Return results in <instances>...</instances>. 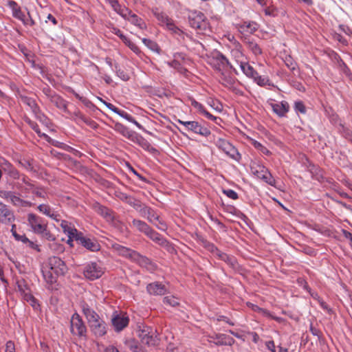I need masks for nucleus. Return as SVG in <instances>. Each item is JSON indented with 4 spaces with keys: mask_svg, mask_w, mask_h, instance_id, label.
I'll return each mask as SVG.
<instances>
[{
    "mask_svg": "<svg viewBox=\"0 0 352 352\" xmlns=\"http://www.w3.org/2000/svg\"><path fill=\"white\" fill-rule=\"evenodd\" d=\"M52 103H53L57 108L66 111L67 104L66 101L62 98L60 96L55 94L51 98L49 99Z\"/></svg>",
    "mask_w": 352,
    "mask_h": 352,
    "instance_id": "obj_31",
    "label": "nucleus"
},
{
    "mask_svg": "<svg viewBox=\"0 0 352 352\" xmlns=\"http://www.w3.org/2000/svg\"><path fill=\"white\" fill-rule=\"evenodd\" d=\"M188 23L198 34L208 35L211 32L209 23L205 15L200 11H192L188 15Z\"/></svg>",
    "mask_w": 352,
    "mask_h": 352,
    "instance_id": "obj_2",
    "label": "nucleus"
},
{
    "mask_svg": "<svg viewBox=\"0 0 352 352\" xmlns=\"http://www.w3.org/2000/svg\"><path fill=\"white\" fill-rule=\"evenodd\" d=\"M12 15L14 18H16L21 21H24L25 17V14L21 11L19 6L13 10Z\"/></svg>",
    "mask_w": 352,
    "mask_h": 352,
    "instance_id": "obj_55",
    "label": "nucleus"
},
{
    "mask_svg": "<svg viewBox=\"0 0 352 352\" xmlns=\"http://www.w3.org/2000/svg\"><path fill=\"white\" fill-rule=\"evenodd\" d=\"M37 209L38 211L46 216L50 217L54 221L58 222L60 221V215L57 212L54 211L47 204H40Z\"/></svg>",
    "mask_w": 352,
    "mask_h": 352,
    "instance_id": "obj_22",
    "label": "nucleus"
},
{
    "mask_svg": "<svg viewBox=\"0 0 352 352\" xmlns=\"http://www.w3.org/2000/svg\"><path fill=\"white\" fill-rule=\"evenodd\" d=\"M223 193L226 195L228 197L236 200L239 198L238 194L232 189H223Z\"/></svg>",
    "mask_w": 352,
    "mask_h": 352,
    "instance_id": "obj_58",
    "label": "nucleus"
},
{
    "mask_svg": "<svg viewBox=\"0 0 352 352\" xmlns=\"http://www.w3.org/2000/svg\"><path fill=\"white\" fill-rule=\"evenodd\" d=\"M273 111L280 117H284L289 110L287 102L282 101L280 103L271 104Z\"/></svg>",
    "mask_w": 352,
    "mask_h": 352,
    "instance_id": "obj_24",
    "label": "nucleus"
},
{
    "mask_svg": "<svg viewBox=\"0 0 352 352\" xmlns=\"http://www.w3.org/2000/svg\"><path fill=\"white\" fill-rule=\"evenodd\" d=\"M132 224L139 232L144 234L151 228L145 221L136 219L132 221Z\"/></svg>",
    "mask_w": 352,
    "mask_h": 352,
    "instance_id": "obj_33",
    "label": "nucleus"
},
{
    "mask_svg": "<svg viewBox=\"0 0 352 352\" xmlns=\"http://www.w3.org/2000/svg\"><path fill=\"white\" fill-rule=\"evenodd\" d=\"M261 179L272 186H276V182L268 170Z\"/></svg>",
    "mask_w": 352,
    "mask_h": 352,
    "instance_id": "obj_50",
    "label": "nucleus"
},
{
    "mask_svg": "<svg viewBox=\"0 0 352 352\" xmlns=\"http://www.w3.org/2000/svg\"><path fill=\"white\" fill-rule=\"evenodd\" d=\"M111 6L113 10L122 17H127V16L131 13V10L125 6H121L118 0L113 1Z\"/></svg>",
    "mask_w": 352,
    "mask_h": 352,
    "instance_id": "obj_29",
    "label": "nucleus"
},
{
    "mask_svg": "<svg viewBox=\"0 0 352 352\" xmlns=\"http://www.w3.org/2000/svg\"><path fill=\"white\" fill-rule=\"evenodd\" d=\"M28 221L32 230L36 234H39L41 232L45 230V228H47V225L44 223L43 218L34 213L28 214Z\"/></svg>",
    "mask_w": 352,
    "mask_h": 352,
    "instance_id": "obj_8",
    "label": "nucleus"
},
{
    "mask_svg": "<svg viewBox=\"0 0 352 352\" xmlns=\"http://www.w3.org/2000/svg\"><path fill=\"white\" fill-rule=\"evenodd\" d=\"M338 131L344 138L347 139L348 140L352 138V131L342 124H340Z\"/></svg>",
    "mask_w": 352,
    "mask_h": 352,
    "instance_id": "obj_42",
    "label": "nucleus"
},
{
    "mask_svg": "<svg viewBox=\"0 0 352 352\" xmlns=\"http://www.w3.org/2000/svg\"><path fill=\"white\" fill-rule=\"evenodd\" d=\"M251 170L253 174L260 179H262L268 170L265 166L259 165L252 166Z\"/></svg>",
    "mask_w": 352,
    "mask_h": 352,
    "instance_id": "obj_37",
    "label": "nucleus"
},
{
    "mask_svg": "<svg viewBox=\"0 0 352 352\" xmlns=\"http://www.w3.org/2000/svg\"><path fill=\"white\" fill-rule=\"evenodd\" d=\"M309 331L314 336H317L319 340L321 339L322 336V332L318 329L314 327L312 323L310 324Z\"/></svg>",
    "mask_w": 352,
    "mask_h": 352,
    "instance_id": "obj_64",
    "label": "nucleus"
},
{
    "mask_svg": "<svg viewBox=\"0 0 352 352\" xmlns=\"http://www.w3.org/2000/svg\"><path fill=\"white\" fill-rule=\"evenodd\" d=\"M168 29L171 31L173 34L182 36L184 38V33L177 26L175 25L174 21L172 23L168 24Z\"/></svg>",
    "mask_w": 352,
    "mask_h": 352,
    "instance_id": "obj_53",
    "label": "nucleus"
},
{
    "mask_svg": "<svg viewBox=\"0 0 352 352\" xmlns=\"http://www.w3.org/2000/svg\"><path fill=\"white\" fill-rule=\"evenodd\" d=\"M155 16L157 20L161 23L162 25H166L168 28V24L172 23L173 20L168 16V15L164 12L157 13Z\"/></svg>",
    "mask_w": 352,
    "mask_h": 352,
    "instance_id": "obj_39",
    "label": "nucleus"
},
{
    "mask_svg": "<svg viewBox=\"0 0 352 352\" xmlns=\"http://www.w3.org/2000/svg\"><path fill=\"white\" fill-rule=\"evenodd\" d=\"M134 258L132 261L137 262L140 266L146 267L148 269H152L153 264L151 261L145 256L141 255L140 253L136 252L134 254Z\"/></svg>",
    "mask_w": 352,
    "mask_h": 352,
    "instance_id": "obj_26",
    "label": "nucleus"
},
{
    "mask_svg": "<svg viewBox=\"0 0 352 352\" xmlns=\"http://www.w3.org/2000/svg\"><path fill=\"white\" fill-rule=\"evenodd\" d=\"M209 338L210 342H213L217 346H232L235 342L233 338L223 333H216L212 336H209Z\"/></svg>",
    "mask_w": 352,
    "mask_h": 352,
    "instance_id": "obj_11",
    "label": "nucleus"
},
{
    "mask_svg": "<svg viewBox=\"0 0 352 352\" xmlns=\"http://www.w3.org/2000/svg\"><path fill=\"white\" fill-rule=\"evenodd\" d=\"M100 101L110 110L113 111L114 113H117L120 116L122 117L123 118L126 119L130 122L133 123L135 124L138 128L141 129L142 125L138 122L135 118H133L130 114H129L127 112L119 109L118 107L114 106L113 104L106 102L105 100H102V98H100Z\"/></svg>",
    "mask_w": 352,
    "mask_h": 352,
    "instance_id": "obj_10",
    "label": "nucleus"
},
{
    "mask_svg": "<svg viewBox=\"0 0 352 352\" xmlns=\"http://www.w3.org/2000/svg\"><path fill=\"white\" fill-rule=\"evenodd\" d=\"M113 129L116 131L118 132L133 143L138 144L144 150L150 151L151 148L153 149L151 144L144 138L138 133L130 130L127 126L122 124L116 122Z\"/></svg>",
    "mask_w": 352,
    "mask_h": 352,
    "instance_id": "obj_1",
    "label": "nucleus"
},
{
    "mask_svg": "<svg viewBox=\"0 0 352 352\" xmlns=\"http://www.w3.org/2000/svg\"><path fill=\"white\" fill-rule=\"evenodd\" d=\"M188 131H192L194 133L199 134L204 137H208L210 135V131L203 126H201L198 122L191 121Z\"/></svg>",
    "mask_w": 352,
    "mask_h": 352,
    "instance_id": "obj_21",
    "label": "nucleus"
},
{
    "mask_svg": "<svg viewBox=\"0 0 352 352\" xmlns=\"http://www.w3.org/2000/svg\"><path fill=\"white\" fill-rule=\"evenodd\" d=\"M214 143L219 149L222 150L232 159L239 161L241 158V155L238 152L237 149L227 140L219 138L217 140H214Z\"/></svg>",
    "mask_w": 352,
    "mask_h": 352,
    "instance_id": "obj_4",
    "label": "nucleus"
},
{
    "mask_svg": "<svg viewBox=\"0 0 352 352\" xmlns=\"http://www.w3.org/2000/svg\"><path fill=\"white\" fill-rule=\"evenodd\" d=\"M16 283L18 290L21 292V294L24 293L29 289L28 283L23 278L17 279Z\"/></svg>",
    "mask_w": 352,
    "mask_h": 352,
    "instance_id": "obj_45",
    "label": "nucleus"
},
{
    "mask_svg": "<svg viewBox=\"0 0 352 352\" xmlns=\"http://www.w3.org/2000/svg\"><path fill=\"white\" fill-rule=\"evenodd\" d=\"M68 237L69 239L67 241V243H69V241H73L75 240L78 243V238L82 237L83 234L81 232H79L76 228H74L72 230H70V231H68Z\"/></svg>",
    "mask_w": 352,
    "mask_h": 352,
    "instance_id": "obj_41",
    "label": "nucleus"
},
{
    "mask_svg": "<svg viewBox=\"0 0 352 352\" xmlns=\"http://www.w3.org/2000/svg\"><path fill=\"white\" fill-rule=\"evenodd\" d=\"M42 91L48 99L51 98L56 94L47 85H45L42 88Z\"/></svg>",
    "mask_w": 352,
    "mask_h": 352,
    "instance_id": "obj_62",
    "label": "nucleus"
},
{
    "mask_svg": "<svg viewBox=\"0 0 352 352\" xmlns=\"http://www.w3.org/2000/svg\"><path fill=\"white\" fill-rule=\"evenodd\" d=\"M124 19L128 20L129 22H131L132 24L138 26L140 29H144L146 28V23L144 21L140 18L138 15L133 13L131 10L130 14L127 16V17H123Z\"/></svg>",
    "mask_w": 352,
    "mask_h": 352,
    "instance_id": "obj_28",
    "label": "nucleus"
},
{
    "mask_svg": "<svg viewBox=\"0 0 352 352\" xmlns=\"http://www.w3.org/2000/svg\"><path fill=\"white\" fill-rule=\"evenodd\" d=\"M211 64L214 67L221 72L225 69L227 67H230V69H235L232 67L228 58L221 52H218L211 59Z\"/></svg>",
    "mask_w": 352,
    "mask_h": 352,
    "instance_id": "obj_9",
    "label": "nucleus"
},
{
    "mask_svg": "<svg viewBox=\"0 0 352 352\" xmlns=\"http://www.w3.org/2000/svg\"><path fill=\"white\" fill-rule=\"evenodd\" d=\"M18 164L25 170L30 172H36V170L34 168L33 162L34 160L32 159H19L18 161Z\"/></svg>",
    "mask_w": 352,
    "mask_h": 352,
    "instance_id": "obj_34",
    "label": "nucleus"
},
{
    "mask_svg": "<svg viewBox=\"0 0 352 352\" xmlns=\"http://www.w3.org/2000/svg\"><path fill=\"white\" fill-rule=\"evenodd\" d=\"M25 121L29 124V126L38 135V136H45V135L44 133H41V130L38 126V124L31 120L30 118H26Z\"/></svg>",
    "mask_w": 352,
    "mask_h": 352,
    "instance_id": "obj_47",
    "label": "nucleus"
},
{
    "mask_svg": "<svg viewBox=\"0 0 352 352\" xmlns=\"http://www.w3.org/2000/svg\"><path fill=\"white\" fill-rule=\"evenodd\" d=\"M168 64L171 67L177 69L180 72H182L183 70H184V71L186 70V69H184L182 67L181 63L179 60L174 59L173 61H171Z\"/></svg>",
    "mask_w": 352,
    "mask_h": 352,
    "instance_id": "obj_61",
    "label": "nucleus"
},
{
    "mask_svg": "<svg viewBox=\"0 0 352 352\" xmlns=\"http://www.w3.org/2000/svg\"><path fill=\"white\" fill-rule=\"evenodd\" d=\"M93 209L102 217H104L107 221L108 222H113L115 219L114 212L113 211L104 206L101 205L98 202H95L93 204Z\"/></svg>",
    "mask_w": 352,
    "mask_h": 352,
    "instance_id": "obj_13",
    "label": "nucleus"
},
{
    "mask_svg": "<svg viewBox=\"0 0 352 352\" xmlns=\"http://www.w3.org/2000/svg\"><path fill=\"white\" fill-rule=\"evenodd\" d=\"M38 234H41L43 238L49 241L55 240V236L50 232V230H47V228H45V230L41 232Z\"/></svg>",
    "mask_w": 352,
    "mask_h": 352,
    "instance_id": "obj_63",
    "label": "nucleus"
},
{
    "mask_svg": "<svg viewBox=\"0 0 352 352\" xmlns=\"http://www.w3.org/2000/svg\"><path fill=\"white\" fill-rule=\"evenodd\" d=\"M146 236H148L151 240L169 250L171 248V245L165 238H164L160 233L157 232L154 230L151 227L145 234Z\"/></svg>",
    "mask_w": 352,
    "mask_h": 352,
    "instance_id": "obj_14",
    "label": "nucleus"
},
{
    "mask_svg": "<svg viewBox=\"0 0 352 352\" xmlns=\"http://www.w3.org/2000/svg\"><path fill=\"white\" fill-rule=\"evenodd\" d=\"M253 144L256 148L259 150L263 154L270 155L271 153L270 151L265 146L262 145L260 142H258L257 141H254Z\"/></svg>",
    "mask_w": 352,
    "mask_h": 352,
    "instance_id": "obj_59",
    "label": "nucleus"
},
{
    "mask_svg": "<svg viewBox=\"0 0 352 352\" xmlns=\"http://www.w3.org/2000/svg\"><path fill=\"white\" fill-rule=\"evenodd\" d=\"M115 71L117 74V76L122 80L127 81L129 80L130 76L129 74H127L124 69L120 68L118 64L115 65Z\"/></svg>",
    "mask_w": 352,
    "mask_h": 352,
    "instance_id": "obj_43",
    "label": "nucleus"
},
{
    "mask_svg": "<svg viewBox=\"0 0 352 352\" xmlns=\"http://www.w3.org/2000/svg\"><path fill=\"white\" fill-rule=\"evenodd\" d=\"M0 166L2 168L3 173H5L10 178L12 179H19L21 178V173L8 160H4L1 164Z\"/></svg>",
    "mask_w": 352,
    "mask_h": 352,
    "instance_id": "obj_16",
    "label": "nucleus"
},
{
    "mask_svg": "<svg viewBox=\"0 0 352 352\" xmlns=\"http://www.w3.org/2000/svg\"><path fill=\"white\" fill-rule=\"evenodd\" d=\"M145 218H146L150 223H154L153 221L155 219H158V214L152 208L150 207Z\"/></svg>",
    "mask_w": 352,
    "mask_h": 352,
    "instance_id": "obj_51",
    "label": "nucleus"
},
{
    "mask_svg": "<svg viewBox=\"0 0 352 352\" xmlns=\"http://www.w3.org/2000/svg\"><path fill=\"white\" fill-rule=\"evenodd\" d=\"M103 274L102 268L95 262L87 264L83 270L84 276L91 280L99 278Z\"/></svg>",
    "mask_w": 352,
    "mask_h": 352,
    "instance_id": "obj_7",
    "label": "nucleus"
},
{
    "mask_svg": "<svg viewBox=\"0 0 352 352\" xmlns=\"http://www.w3.org/2000/svg\"><path fill=\"white\" fill-rule=\"evenodd\" d=\"M111 322L115 330L119 332L127 327L129 319L124 314H116L112 318Z\"/></svg>",
    "mask_w": 352,
    "mask_h": 352,
    "instance_id": "obj_19",
    "label": "nucleus"
},
{
    "mask_svg": "<svg viewBox=\"0 0 352 352\" xmlns=\"http://www.w3.org/2000/svg\"><path fill=\"white\" fill-rule=\"evenodd\" d=\"M243 27H245L247 28V30L251 34L256 31L258 29L257 24L254 22H245Z\"/></svg>",
    "mask_w": 352,
    "mask_h": 352,
    "instance_id": "obj_60",
    "label": "nucleus"
},
{
    "mask_svg": "<svg viewBox=\"0 0 352 352\" xmlns=\"http://www.w3.org/2000/svg\"><path fill=\"white\" fill-rule=\"evenodd\" d=\"M124 43L135 53L139 54L141 52L140 48L129 38H127Z\"/></svg>",
    "mask_w": 352,
    "mask_h": 352,
    "instance_id": "obj_57",
    "label": "nucleus"
},
{
    "mask_svg": "<svg viewBox=\"0 0 352 352\" xmlns=\"http://www.w3.org/2000/svg\"><path fill=\"white\" fill-rule=\"evenodd\" d=\"M294 110L296 112H299L302 114H305L307 112V109H306L305 104L303 103L302 101H300V100L295 102Z\"/></svg>",
    "mask_w": 352,
    "mask_h": 352,
    "instance_id": "obj_48",
    "label": "nucleus"
},
{
    "mask_svg": "<svg viewBox=\"0 0 352 352\" xmlns=\"http://www.w3.org/2000/svg\"><path fill=\"white\" fill-rule=\"evenodd\" d=\"M252 78L260 86H265V85H266L267 84L268 81H269L268 78H267L265 77H263V76H258V74L254 77H253Z\"/></svg>",
    "mask_w": 352,
    "mask_h": 352,
    "instance_id": "obj_56",
    "label": "nucleus"
},
{
    "mask_svg": "<svg viewBox=\"0 0 352 352\" xmlns=\"http://www.w3.org/2000/svg\"><path fill=\"white\" fill-rule=\"evenodd\" d=\"M43 276L47 283L52 285L57 280L59 275H56L47 266L42 270Z\"/></svg>",
    "mask_w": 352,
    "mask_h": 352,
    "instance_id": "obj_30",
    "label": "nucleus"
},
{
    "mask_svg": "<svg viewBox=\"0 0 352 352\" xmlns=\"http://www.w3.org/2000/svg\"><path fill=\"white\" fill-rule=\"evenodd\" d=\"M285 65L292 71L294 72L296 69L297 63L294 59L289 55H286L283 59Z\"/></svg>",
    "mask_w": 352,
    "mask_h": 352,
    "instance_id": "obj_40",
    "label": "nucleus"
},
{
    "mask_svg": "<svg viewBox=\"0 0 352 352\" xmlns=\"http://www.w3.org/2000/svg\"><path fill=\"white\" fill-rule=\"evenodd\" d=\"M89 326L96 337H102L107 333V324L102 318L89 324Z\"/></svg>",
    "mask_w": 352,
    "mask_h": 352,
    "instance_id": "obj_17",
    "label": "nucleus"
},
{
    "mask_svg": "<svg viewBox=\"0 0 352 352\" xmlns=\"http://www.w3.org/2000/svg\"><path fill=\"white\" fill-rule=\"evenodd\" d=\"M70 332L79 338H87V327L81 316L75 312L70 320Z\"/></svg>",
    "mask_w": 352,
    "mask_h": 352,
    "instance_id": "obj_3",
    "label": "nucleus"
},
{
    "mask_svg": "<svg viewBox=\"0 0 352 352\" xmlns=\"http://www.w3.org/2000/svg\"><path fill=\"white\" fill-rule=\"evenodd\" d=\"M16 241H21L24 244H27V245L30 248H32L33 249L35 248V247H37L36 245H35L32 241H30L25 236V234L22 233L21 234H19V238H16Z\"/></svg>",
    "mask_w": 352,
    "mask_h": 352,
    "instance_id": "obj_44",
    "label": "nucleus"
},
{
    "mask_svg": "<svg viewBox=\"0 0 352 352\" xmlns=\"http://www.w3.org/2000/svg\"><path fill=\"white\" fill-rule=\"evenodd\" d=\"M77 239L79 245H81L91 252L98 251L100 248V244L94 239L87 238L82 235V237H78Z\"/></svg>",
    "mask_w": 352,
    "mask_h": 352,
    "instance_id": "obj_18",
    "label": "nucleus"
},
{
    "mask_svg": "<svg viewBox=\"0 0 352 352\" xmlns=\"http://www.w3.org/2000/svg\"><path fill=\"white\" fill-rule=\"evenodd\" d=\"M113 249L121 256L128 258L131 261L134 258V254L136 253V251L133 250L130 248L124 247L119 244H115L113 245Z\"/></svg>",
    "mask_w": 352,
    "mask_h": 352,
    "instance_id": "obj_25",
    "label": "nucleus"
},
{
    "mask_svg": "<svg viewBox=\"0 0 352 352\" xmlns=\"http://www.w3.org/2000/svg\"><path fill=\"white\" fill-rule=\"evenodd\" d=\"M218 258L227 263L234 272H239L241 270V266L234 256L221 252L219 253Z\"/></svg>",
    "mask_w": 352,
    "mask_h": 352,
    "instance_id": "obj_20",
    "label": "nucleus"
},
{
    "mask_svg": "<svg viewBox=\"0 0 352 352\" xmlns=\"http://www.w3.org/2000/svg\"><path fill=\"white\" fill-rule=\"evenodd\" d=\"M143 43L148 47L151 50L159 53L160 51V47L157 45V43L149 38H142Z\"/></svg>",
    "mask_w": 352,
    "mask_h": 352,
    "instance_id": "obj_38",
    "label": "nucleus"
},
{
    "mask_svg": "<svg viewBox=\"0 0 352 352\" xmlns=\"http://www.w3.org/2000/svg\"><path fill=\"white\" fill-rule=\"evenodd\" d=\"M30 192L38 197L43 199L46 198L47 194L41 187L35 186Z\"/></svg>",
    "mask_w": 352,
    "mask_h": 352,
    "instance_id": "obj_49",
    "label": "nucleus"
},
{
    "mask_svg": "<svg viewBox=\"0 0 352 352\" xmlns=\"http://www.w3.org/2000/svg\"><path fill=\"white\" fill-rule=\"evenodd\" d=\"M147 292L152 295H164L166 292V288L164 285L159 282L150 283L146 287Z\"/></svg>",
    "mask_w": 352,
    "mask_h": 352,
    "instance_id": "obj_23",
    "label": "nucleus"
},
{
    "mask_svg": "<svg viewBox=\"0 0 352 352\" xmlns=\"http://www.w3.org/2000/svg\"><path fill=\"white\" fill-rule=\"evenodd\" d=\"M244 43L248 46V49L251 50L254 55L257 56L262 54L261 47L253 40L250 38H245Z\"/></svg>",
    "mask_w": 352,
    "mask_h": 352,
    "instance_id": "obj_32",
    "label": "nucleus"
},
{
    "mask_svg": "<svg viewBox=\"0 0 352 352\" xmlns=\"http://www.w3.org/2000/svg\"><path fill=\"white\" fill-rule=\"evenodd\" d=\"M54 274L59 276H64L67 272V267L65 263L59 257L52 256L48 259L47 265Z\"/></svg>",
    "mask_w": 352,
    "mask_h": 352,
    "instance_id": "obj_6",
    "label": "nucleus"
},
{
    "mask_svg": "<svg viewBox=\"0 0 352 352\" xmlns=\"http://www.w3.org/2000/svg\"><path fill=\"white\" fill-rule=\"evenodd\" d=\"M21 182L23 184H24L25 185V186L24 187V188H22V190L26 193H28V192H30V191L36 186L35 185H34L33 184H32L30 181V179H29V177L24 175V174H21Z\"/></svg>",
    "mask_w": 352,
    "mask_h": 352,
    "instance_id": "obj_36",
    "label": "nucleus"
},
{
    "mask_svg": "<svg viewBox=\"0 0 352 352\" xmlns=\"http://www.w3.org/2000/svg\"><path fill=\"white\" fill-rule=\"evenodd\" d=\"M163 302L172 307H176L179 305V302L175 296H166L163 298Z\"/></svg>",
    "mask_w": 352,
    "mask_h": 352,
    "instance_id": "obj_54",
    "label": "nucleus"
},
{
    "mask_svg": "<svg viewBox=\"0 0 352 352\" xmlns=\"http://www.w3.org/2000/svg\"><path fill=\"white\" fill-rule=\"evenodd\" d=\"M80 307L87 319L88 324L101 319L100 316L85 300L80 302Z\"/></svg>",
    "mask_w": 352,
    "mask_h": 352,
    "instance_id": "obj_12",
    "label": "nucleus"
},
{
    "mask_svg": "<svg viewBox=\"0 0 352 352\" xmlns=\"http://www.w3.org/2000/svg\"><path fill=\"white\" fill-rule=\"evenodd\" d=\"M18 97L23 104L28 105L30 108L32 112L35 111V110H38L39 107L34 99L23 95L20 91L18 92Z\"/></svg>",
    "mask_w": 352,
    "mask_h": 352,
    "instance_id": "obj_27",
    "label": "nucleus"
},
{
    "mask_svg": "<svg viewBox=\"0 0 352 352\" xmlns=\"http://www.w3.org/2000/svg\"><path fill=\"white\" fill-rule=\"evenodd\" d=\"M33 113L35 115L36 119L38 120L41 122L43 124L47 123L48 119L47 116H45V115L41 112L39 107L38 108V110H35Z\"/></svg>",
    "mask_w": 352,
    "mask_h": 352,
    "instance_id": "obj_52",
    "label": "nucleus"
},
{
    "mask_svg": "<svg viewBox=\"0 0 352 352\" xmlns=\"http://www.w3.org/2000/svg\"><path fill=\"white\" fill-rule=\"evenodd\" d=\"M79 119L93 129H96L98 127V124L89 118L80 116Z\"/></svg>",
    "mask_w": 352,
    "mask_h": 352,
    "instance_id": "obj_46",
    "label": "nucleus"
},
{
    "mask_svg": "<svg viewBox=\"0 0 352 352\" xmlns=\"http://www.w3.org/2000/svg\"><path fill=\"white\" fill-rule=\"evenodd\" d=\"M139 337L141 342L148 346H155L159 342L156 330L148 327L141 330L139 333Z\"/></svg>",
    "mask_w": 352,
    "mask_h": 352,
    "instance_id": "obj_5",
    "label": "nucleus"
},
{
    "mask_svg": "<svg viewBox=\"0 0 352 352\" xmlns=\"http://www.w3.org/2000/svg\"><path fill=\"white\" fill-rule=\"evenodd\" d=\"M240 67L243 72L248 77L252 78L257 74V72L248 63L241 62L240 63Z\"/></svg>",
    "mask_w": 352,
    "mask_h": 352,
    "instance_id": "obj_35",
    "label": "nucleus"
},
{
    "mask_svg": "<svg viewBox=\"0 0 352 352\" xmlns=\"http://www.w3.org/2000/svg\"><path fill=\"white\" fill-rule=\"evenodd\" d=\"M15 219L13 212L8 206L2 202H0V223L9 224Z\"/></svg>",
    "mask_w": 352,
    "mask_h": 352,
    "instance_id": "obj_15",
    "label": "nucleus"
}]
</instances>
